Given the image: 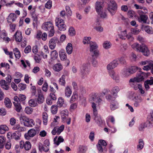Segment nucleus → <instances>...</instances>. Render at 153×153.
I'll use <instances>...</instances> for the list:
<instances>
[{"label": "nucleus", "mask_w": 153, "mask_h": 153, "mask_svg": "<svg viewBox=\"0 0 153 153\" xmlns=\"http://www.w3.org/2000/svg\"><path fill=\"white\" fill-rule=\"evenodd\" d=\"M118 64L117 60L115 59L108 64L107 66V69L109 76L111 79L117 82H119L120 81L119 75L112 69L117 67Z\"/></svg>", "instance_id": "1"}, {"label": "nucleus", "mask_w": 153, "mask_h": 153, "mask_svg": "<svg viewBox=\"0 0 153 153\" xmlns=\"http://www.w3.org/2000/svg\"><path fill=\"white\" fill-rule=\"evenodd\" d=\"M42 27L44 30L49 31V36L51 37L53 36L55 32L54 26L51 22H45L43 24Z\"/></svg>", "instance_id": "2"}, {"label": "nucleus", "mask_w": 153, "mask_h": 153, "mask_svg": "<svg viewBox=\"0 0 153 153\" xmlns=\"http://www.w3.org/2000/svg\"><path fill=\"white\" fill-rule=\"evenodd\" d=\"M19 120L21 122L23 123L25 126L32 127L35 125V122L33 120L26 116H21L19 117Z\"/></svg>", "instance_id": "3"}, {"label": "nucleus", "mask_w": 153, "mask_h": 153, "mask_svg": "<svg viewBox=\"0 0 153 153\" xmlns=\"http://www.w3.org/2000/svg\"><path fill=\"white\" fill-rule=\"evenodd\" d=\"M117 9V5L115 1L114 0H109L108 9L111 16L115 14Z\"/></svg>", "instance_id": "4"}, {"label": "nucleus", "mask_w": 153, "mask_h": 153, "mask_svg": "<svg viewBox=\"0 0 153 153\" xmlns=\"http://www.w3.org/2000/svg\"><path fill=\"white\" fill-rule=\"evenodd\" d=\"M147 76V75L146 74L143 72L140 71L138 73L136 77L131 79H130V82H132L134 83V84L135 83L136 81L140 82L143 81L146 77Z\"/></svg>", "instance_id": "5"}, {"label": "nucleus", "mask_w": 153, "mask_h": 153, "mask_svg": "<svg viewBox=\"0 0 153 153\" xmlns=\"http://www.w3.org/2000/svg\"><path fill=\"white\" fill-rule=\"evenodd\" d=\"M56 25L57 26L59 30L64 31L66 29V26L64 24V21L59 18H56L55 20Z\"/></svg>", "instance_id": "6"}, {"label": "nucleus", "mask_w": 153, "mask_h": 153, "mask_svg": "<svg viewBox=\"0 0 153 153\" xmlns=\"http://www.w3.org/2000/svg\"><path fill=\"white\" fill-rule=\"evenodd\" d=\"M68 112L67 110L62 111L61 112V119L62 122H66L68 125L71 123V119L68 117Z\"/></svg>", "instance_id": "7"}, {"label": "nucleus", "mask_w": 153, "mask_h": 153, "mask_svg": "<svg viewBox=\"0 0 153 153\" xmlns=\"http://www.w3.org/2000/svg\"><path fill=\"white\" fill-rule=\"evenodd\" d=\"M49 143L48 140H45L44 142V144L39 143V149L40 151H44L45 152L48 151L49 149Z\"/></svg>", "instance_id": "8"}, {"label": "nucleus", "mask_w": 153, "mask_h": 153, "mask_svg": "<svg viewBox=\"0 0 153 153\" xmlns=\"http://www.w3.org/2000/svg\"><path fill=\"white\" fill-rule=\"evenodd\" d=\"M36 134V131L34 128L29 130L27 133H26L24 135L25 138L27 140H30L31 138L35 136Z\"/></svg>", "instance_id": "9"}, {"label": "nucleus", "mask_w": 153, "mask_h": 153, "mask_svg": "<svg viewBox=\"0 0 153 153\" xmlns=\"http://www.w3.org/2000/svg\"><path fill=\"white\" fill-rule=\"evenodd\" d=\"M89 100L91 102H96L100 105L102 101V99L99 97L96 94H92Z\"/></svg>", "instance_id": "10"}, {"label": "nucleus", "mask_w": 153, "mask_h": 153, "mask_svg": "<svg viewBox=\"0 0 153 153\" xmlns=\"http://www.w3.org/2000/svg\"><path fill=\"white\" fill-rule=\"evenodd\" d=\"M89 64L88 63L84 64L82 65L80 68V72L82 75L84 76L88 74L89 72Z\"/></svg>", "instance_id": "11"}, {"label": "nucleus", "mask_w": 153, "mask_h": 153, "mask_svg": "<svg viewBox=\"0 0 153 153\" xmlns=\"http://www.w3.org/2000/svg\"><path fill=\"white\" fill-rule=\"evenodd\" d=\"M64 128L65 126L63 125H62L60 127L58 126L55 127L51 132L52 134L53 135H55L56 134L59 135L63 131Z\"/></svg>", "instance_id": "12"}, {"label": "nucleus", "mask_w": 153, "mask_h": 153, "mask_svg": "<svg viewBox=\"0 0 153 153\" xmlns=\"http://www.w3.org/2000/svg\"><path fill=\"white\" fill-rule=\"evenodd\" d=\"M143 100L142 98L140 96L135 97L133 99L134 106L136 107H139L140 106V103L143 101Z\"/></svg>", "instance_id": "13"}, {"label": "nucleus", "mask_w": 153, "mask_h": 153, "mask_svg": "<svg viewBox=\"0 0 153 153\" xmlns=\"http://www.w3.org/2000/svg\"><path fill=\"white\" fill-rule=\"evenodd\" d=\"M140 52H141L145 56H148L150 53L149 51L147 46L144 44H143Z\"/></svg>", "instance_id": "14"}, {"label": "nucleus", "mask_w": 153, "mask_h": 153, "mask_svg": "<svg viewBox=\"0 0 153 153\" xmlns=\"http://www.w3.org/2000/svg\"><path fill=\"white\" fill-rule=\"evenodd\" d=\"M121 74L123 77H127L130 76L131 74L129 68H123Z\"/></svg>", "instance_id": "15"}, {"label": "nucleus", "mask_w": 153, "mask_h": 153, "mask_svg": "<svg viewBox=\"0 0 153 153\" xmlns=\"http://www.w3.org/2000/svg\"><path fill=\"white\" fill-rule=\"evenodd\" d=\"M103 4L102 2L97 1L96 5L95 8L98 13H100V12L103 10Z\"/></svg>", "instance_id": "16"}, {"label": "nucleus", "mask_w": 153, "mask_h": 153, "mask_svg": "<svg viewBox=\"0 0 153 153\" xmlns=\"http://www.w3.org/2000/svg\"><path fill=\"white\" fill-rule=\"evenodd\" d=\"M14 37L15 38L16 42H21L22 39V33L18 31H16L14 35Z\"/></svg>", "instance_id": "17"}, {"label": "nucleus", "mask_w": 153, "mask_h": 153, "mask_svg": "<svg viewBox=\"0 0 153 153\" xmlns=\"http://www.w3.org/2000/svg\"><path fill=\"white\" fill-rule=\"evenodd\" d=\"M12 129L14 130H17L19 132L24 131L26 130L25 127L21 126L19 124L14 125Z\"/></svg>", "instance_id": "18"}, {"label": "nucleus", "mask_w": 153, "mask_h": 153, "mask_svg": "<svg viewBox=\"0 0 153 153\" xmlns=\"http://www.w3.org/2000/svg\"><path fill=\"white\" fill-rule=\"evenodd\" d=\"M56 39L55 38H52L49 41V46L51 50L54 49L56 46Z\"/></svg>", "instance_id": "19"}, {"label": "nucleus", "mask_w": 153, "mask_h": 153, "mask_svg": "<svg viewBox=\"0 0 153 153\" xmlns=\"http://www.w3.org/2000/svg\"><path fill=\"white\" fill-rule=\"evenodd\" d=\"M120 91V88L118 86H115L114 87L111 91V93L113 96L115 97H117V93Z\"/></svg>", "instance_id": "20"}, {"label": "nucleus", "mask_w": 153, "mask_h": 153, "mask_svg": "<svg viewBox=\"0 0 153 153\" xmlns=\"http://www.w3.org/2000/svg\"><path fill=\"white\" fill-rule=\"evenodd\" d=\"M54 143L56 144L57 146H58L59 144L63 142L64 141V139L62 137L59 136L57 138V137H55L53 140Z\"/></svg>", "instance_id": "21"}, {"label": "nucleus", "mask_w": 153, "mask_h": 153, "mask_svg": "<svg viewBox=\"0 0 153 153\" xmlns=\"http://www.w3.org/2000/svg\"><path fill=\"white\" fill-rule=\"evenodd\" d=\"M0 84L3 89L5 90H7L9 89V84L6 82L5 80H1L0 81Z\"/></svg>", "instance_id": "22"}, {"label": "nucleus", "mask_w": 153, "mask_h": 153, "mask_svg": "<svg viewBox=\"0 0 153 153\" xmlns=\"http://www.w3.org/2000/svg\"><path fill=\"white\" fill-rule=\"evenodd\" d=\"M16 16L14 13H10L7 18V21L8 23H11L14 22L16 19Z\"/></svg>", "instance_id": "23"}, {"label": "nucleus", "mask_w": 153, "mask_h": 153, "mask_svg": "<svg viewBox=\"0 0 153 153\" xmlns=\"http://www.w3.org/2000/svg\"><path fill=\"white\" fill-rule=\"evenodd\" d=\"M8 127L5 125H0V134H4L6 131H8Z\"/></svg>", "instance_id": "24"}, {"label": "nucleus", "mask_w": 153, "mask_h": 153, "mask_svg": "<svg viewBox=\"0 0 153 153\" xmlns=\"http://www.w3.org/2000/svg\"><path fill=\"white\" fill-rule=\"evenodd\" d=\"M94 120L95 122L99 125H101L102 123V121L100 115H98L97 113L96 115H94Z\"/></svg>", "instance_id": "25"}, {"label": "nucleus", "mask_w": 153, "mask_h": 153, "mask_svg": "<svg viewBox=\"0 0 153 153\" xmlns=\"http://www.w3.org/2000/svg\"><path fill=\"white\" fill-rule=\"evenodd\" d=\"M148 18L147 16L144 14L139 16L138 18V21L140 22H143L146 23L147 22V20Z\"/></svg>", "instance_id": "26"}, {"label": "nucleus", "mask_w": 153, "mask_h": 153, "mask_svg": "<svg viewBox=\"0 0 153 153\" xmlns=\"http://www.w3.org/2000/svg\"><path fill=\"white\" fill-rule=\"evenodd\" d=\"M59 55L62 60H65L67 59L66 54L64 50H61L60 51Z\"/></svg>", "instance_id": "27"}, {"label": "nucleus", "mask_w": 153, "mask_h": 153, "mask_svg": "<svg viewBox=\"0 0 153 153\" xmlns=\"http://www.w3.org/2000/svg\"><path fill=\"white\" fill-rule=\"evenodd\" d=\"M118 103L116 101H111L110 105V108L111 110H114L118 108Z\"/></svg>", "instance_id": "28"}, {"label": "nucleus", "mask_w": 153, "mask_h": 153, "mask_svg": "<svg viewBox=\"0 0 153 153\" xmlns=\"http://www.w3.org/2000/svg\"><path fill=\"white\" fill-rule=\"evenodd\" d=\"M138 82H139L136 81L135 83L134 84V83L130 82V80L129 81L130 85L132 87H133L135 90H137L138 89H139L140 88H141L142 85L140 84H137Z\"/></svg>", "instance_id": "29"}, {"label": "nucleus", "mask_w": 153, "mask_h": 153, "mask_svg": "<svg viewBox=\"0 0 153 153\" xmlns=\"http://www.w3.org/2000/svg\"><path fill=\"white\" fill-rule=\"evenodd\" d=\"M78 96L77 92L76 91H74L70 100V103H72L75 102L78 98Z\"/></svg>", "instance_id": "30"}, {"label": "nucleus", "mask_w": 153, "mask_h": 153, "mask_svg": "<svg viewBox=\"0 0 153 153\" xmlns=\"http://www.w3.org/2000/svg\"><path fill=\"white\" fill-rule=\"evenodd\" d=\"M142 45H139L138 43L135 42L131 45V48L137 51L140 52L141 50Z\"/></svg>", "instance_id": "31"}, {"label": "nucleus", "mask_w": 153, "mask_h": 153, "mask_svg": "<svg viewBox=\"0 0 153 153\" xmlns=\"http://www.w3.org/2000/svg\"><path fill=\"white\" fill-rule=\"evenodd\" d=\"M53 69L56 71H59L62 69V66L60 63L54 65L53 67Z\"/></svg>", "instance_id": "32"}, {"label": "nucleus", "mask_w": 153, "mask_h": 153, "mask_svg": "<svg viewBox=\"0 0 153 153\" xmlns=\"http://www.w3.org/2000/svg\"><path fill=\"white\" fill-rule=\"evenodd\" d=\"M48 117V115L47 113L45 112H43L42 114V119L43 124L45 125H46L47 124Z\"/></svg>", "instance_id": "33"}, {"label": "nucleus", "mask_w": 153, "mask_h": 153, "mask_svg": "<svg viewBox=\"0 0 153 153\" xmlns=\"http://www.w3.org/2000/svg\"><path fill=\"white\" fill-rule=\"evenodd\" d=\"M44 97L43 94L40 92L39 93L38 98L37 99V102L39 104H42L43 103L44 101Z\"/></svg>", "instance_id": "34"}, {"label": "nucleus", "mask_w": 153, "mask_h": 153, "mask_svg": "<svg viewBox=\"0 0 153 153\" xmlns=\"http://www.w3.org/2000/svg\"><path fill=\"white\" fill-rule=\"evenodd\" d=\"M72 93V91L70 88L68 86H67L65 89V94L66 97H70Z\"/></svg>", "instance_id": "35"}, {"label": "nucleus", "mask_w": 153, "mask_h": 153, "mask_svg": "<svg viewBox=\"0 0 153 153\" xmlns=\"http://www.w3.org/2000/svg\"><path fill=\"white\" fill-rule=\"evenodd\" d=\"M144 143L143 140L142 139L139 140L138 144L137 145V149L138 151H140L143 147Z\"/></svg>", "instance_id": "36"}, {"label": "nucleus", "mask_w": 153, "mask_h": 153, "mask_svg": "<svg viewBox=\"0 0 153 153\" xmlns=\"http://www.w3.org/2000/svg\"><path fill=\"white\" fill-rule=\"evenodd\" d=\"M90 52H93L94 51V50L98 48V46L96 44V43L95 42H91L90 44Z\"/></svg>", "instance_id": "37"}, {"label": "nucleus", "mask_w": 153, "mask_h": 153, "mask_svg": "<svg viewBox=\"0 0 153 153\" xmlns=\"http://www.w3.org/2000/svg\"><path fill=\"white\" fill-rule=\"evenodd\" d=\"M6 138L2 136H0V149H2L5 143Z\"/></svg>", "instance_id": "38"}, {"label": "nucleus", "mask_w": 153, "mask_h": 153, "mask_svg": "<svg viewBox=\"0 0 153 153\" xmlns=\"http://www.w3.org/2000/svg\"><path fill=\"white\" fill-rule=\"evenodd\" d=\"M66 50L67 53L68 54L71 53L73 51L72 45L71 43H68L66 47Z\"/></svg>", "instance_id": "39"}, {"label": "nucleus", "mask_w": 153, "mask_h": 153, "mask_svg": "<svg viewBox=\"0 0 153 153\" xmlns=\"http://www.w3.org/2000/svg\"><path fill=\"white\" fill-rule=\"evenodd\" d=\"M29 105L32 107H35L37 105V104L36 100L31 99L28 101Z\"/></svg>", "instance_id": "40"}, {"label": "nucleus", "mask_w": 153, "mask_h": 153, "mask_svg": "<svg viewBox=\"0 0 153 153\" xmlns=\"http://www.w3.org/2000/svg\"><path fill=\"white\" fill-rule=\"evenodd\" d=\"M51 59H56L58 56V53L56 50H54L51 51Z\"/></svg>", "instance_id": "41"}, {"label": "nucleus", "mask_w": 153, "mask_h": 153, "mask_svg": "<svg viewBox=\"0 0 153 153\" xmlns=\"http://www.w3.org/2000/svg\"><path fill=\"white\" fill-rule=\"evenodd\" d=\"M4 102L7 107L9 108H11L12 103L9 99L8 98H6L4 99Z\"/></svg>", "instance_id": "42"}, {"label": "nucleus", "mask_w": 153, "mask_h": 153, "mask_svg": "<svg viewBox=\"0 0 153 153\" xmlns=\"http://www.w3.org/2000/svg\"><path fill=\"white\" fill-rule=\"evenodd\" d=\"M14 54L16 58L19 59L21 56L20 53L17 48H15L13 49Z\"/></svg>", "instance_id": "43"}, {"label": "nucleus", "mask_w": 153, "mask_h": 153, "mask_svg": "<svg viewBox=\"0 0 153 153\" xmlns=\"http://www.w3.org/2000/svg\"><path fill=\"white\" fill-rule=\"evenodd\" d=\"M21 135L18 132H15L11 134V138L16 140H18L20 139Z\"/></svg>", "instance_id": "44"}, {"label": "nucleus", "mask_w": 153, "mask_h": 153, "mask_svg": "<svg viewBox=\"0 0 153 153\" xmlns=\"http://www.w3.org/2000/svg\"><path fill=\"white\" fill-rule=\"evenodd\" d=\"M91 107L93 109L94 115H96L97 113V104L95 102H91Z\"/></svg>", "instance_id": "45"}, {"label": "nucleus", "mask_w": 153, "mask_h": 153, "mask_svg": "<svg viewBox=\"0 0 153 153\" xmlns=\"http://www.w3.org/2000/svg\"><path fill=\"white\" fill-rule=\"evenodd\" d=\"M59 83L61 85L64 86L65 83V76L64 75H62V77L60 78L59 80Z\"/></svg>", "instance_id": "46"}, {"label": "nucleus", "mask_w": 153, "mask_h": 153, "mask_svg": "<svg viewBox=\"0 0 153 153\" xmlns=\"http://www.w3.org/2000/svg\"><path fill=\"white\" fill-rule=\"evenodd\" d=\"M31 145L30 142L28 141H26L25 142L24 148L26 150H29L31 148Z\"/></svg>", "instance_id": "47"}, {"label": "nucleus", "mask_w": 153, "mask_h": 153, "mask_svg": "<svg viewBox=\"0 0 153 153\" xmlns=\"http://www.w3.org/2000/svg\"><path fill=\"white\" fill-rule=\"evenodd\" d=\"M144 30L146 32L149 34H152L153 31L152 27L149 26H146L144 28Z\"/></svg>", "instance_id": "48"}, {"label": "nucleus", "mask_w": 153, "mask_h": 153, "mask_svg": "<svg viewBox=\"0 0 153 153\" xmlns=\"http://www.w3.org/2000/svg\"><path fill=\"white\" fill-rule=\"evenodd\" d=\"M103 47L105 49H108L110 48L111 44L110 42L106 41L104 42L103 44Z\"/></svg>", "instance_id": "49"}, {"label": "nucleus", "mask_w": 153, "mask_h": 153, "mask_svg": "<svg viewBox=\"0 0 153 153\" xmlns=\"http://www.w3.org/2000/svg\"><path fill=\"white\" fill-rule=\"evenodd\" d=\"M117 97H115L114 96L110 94H108L105 96V98L109 101H115V99Z\"/></svg>", "instance_id": "50"}, {"label": "nucleus", "mask_w": 153, "mask_h": 153, "mask_svg": "<svg viewBox=\"0 0 153 153\" xmlns=\"http://www.w3.org/2000/svg\"><path fill=\"white\" fill-rule=\"evenodd\" d=\"M126 31L125 30L121 32L120 34H119L118 36L120 39L123 40H125V37L126 36Z\"/></svg>", "instance_id": "51"}, {"label": "nucleus", "mask_w": 153, "mask_h": 153, "mask_svg": "<svg viewBox=\"0 0 153 153\" xmlns=\"http://www.w3.org/2000/svg\"><path fill=\"white\" fill-rule=\"evenodd\" d=\"M143 9L144 11V12H143L140 10H138L137 11V13L139 15V16L145 14L147 12V10L146 8H143Z\"/></svg>", "instance_id": "52"}, {"label": "nucleus", "mask_w": 153, "mask_h": 153, "mask_svg": "<svg viewBox=\"0 0 153 153\" xmlns=\"http://www.w3.org/2000/svg\"><path fill=\"white\" fill-rule=\"evenodd\" d=\"M91 37H85L84 38L83 42L84 44H90L91 42H90Z\"/></svg>", "instance_id": "53"}, {"label": "nucleus", "mask_w": 153, "mask_h": 153, "mask_svg": "<svg viewBox=\"0 0 153 153\" xmlns=\"http://www.w3.org/2000/svg\"><path fill=\"white\" fill-rule=\"evenodd\" d=\"M146 127V124L145 123H143L139 125L138 128L140 131H143Z\"/></svg>", "instance_id": "54"}, {"label": "nucleus", "mask_w": 153, "mask_h": 153, "mask_svg": "<svg viewBox=\"0 0 153 153\" xmlns=\"http://www.w3.org/2000/svg\"><path fill=\"white\" fill-rule=\"evenodd\" d=\"M94 28L99 32H102L103 30V27L101 26L96 25L94 27Z\"/></svg>", "instance_id": "55"}, {"label": "nucleus", "mask_w": 153, "mask_h": 153, "mask_svg": "<svg viewBox=\"0 0 153 153\" xmlns=\"http://www.w3.org/2000/svg\"><path fill=\"white\" fill-rule=\"evenodd\" d=\"M128 48L127 45L126 43L122 44L120 46V51L123 52L126 51Z\"/></svg>", "instance_id": "56"}, {"label": "nucleus", "mask_w": 153, "mask_h": 153, "mask_svg": "<svg viewBox=\"0 0 153 153\" xmlns=\"http://www.w3.org/2000/svg\"><path fill=\"white\" fill-rule=\"evenodd\" d=\"M33 111V109L29 107H27L25 108V111L28 114H31Z\"/></svg>", "instance_id": "57"}, {"label": "nucleus", "mask_w": 153, "mask_h": 153, "mask_svg": "<svg viewBox=\"0 0 153 153\" xmlns=\"http://www.w3.org/2000/svg\"><path fill=\"white\" fill-rule=\"evenodd\" d=\"M64 103V100L62 97L59 98L57 102V105L60 107L63 106Z\"/></svg>", "instance_id": "58"}, {"label": "nucleus", "mask_w": 153, "mask_h": 153, "mask_svg": "<svg viewBox=\"0 0 153 153\" xmlns=\"http://www.w3.org/2000/svg\"><path fill=\"white\" fill-rule=\"evenodd\" d=\"M58 110L57 106L56 105H53L51 106V111L53 114H56Z\"/></svg>", "instance_id": "59"}, {"label": "nucleus", "mask_w": 153, "mask_h": 153, "mask_svg": "<svg viewBox=\"0 0 153 153\" xmlns=\"http://www.w3.org/2000/svg\"><path fill=\"white\" fill-rule=\"evenodd\" d=\"M14 105L15 106L16 111L18 112H19L22 108V107L20 103H14Z\"/></svg>", "instance_id": "60"}, {"label": "nucleus", "mask_w": 153, "mask_h": 153, "mask_svg": "<svg viewBox=\"0 0 153 153\" xmlns=\"http://www.w3.org/2000/svg\"><path fill=\"white\" fill-rule=\"evenodd\" d=\"M68 32L69 35L71 36H73L75 34V30L73 27H70L69 29Z\"/></svg>", "instance_id": "61"}, {"label": "nucleus", "mask_w": 153, "mask_h": 153, "mask_svg": "<svg viewBox=\"0 0 153 153\" xmlns=\"http://www.w3.org/2000/svg\"><path fill=\"white\" fill-rule=\"evenodd\" d=\"M131 74L135 73L139 69V68L136 66H133L129 68Z\"/></svg>", "instance_id": "62"}, {"label": "nucleus", "mask_w": 153, "mask_h": 153, "mask_svg": "<svg viewBox=\"0 0 153 153\" xmlns=\"http://www.w3.org/2000/svg\"><path fill=\"white\" fill-rule=\"evenodd\" d=\"M31 16L33 21V24H34L35 23H36L37 21V16L34 13H31Z\"/></svg>", "instance_id": "63"}, {"label": "nucleus", "mask_w": 153, "mask_h": 153, "mask_svg": "<svg viewBox=\"0 0 153 153\" xmlns=\"http://www.w3.org/2000/svg\"><path fill=\"white\" fill-rule=\"evenodd\" d=\"M100 13H98L100 16L102 18H105L107 16V14L106 13L105 11L103 10L100 12Z\"/></svg>", "instance_id": "64"}]
</instances>
